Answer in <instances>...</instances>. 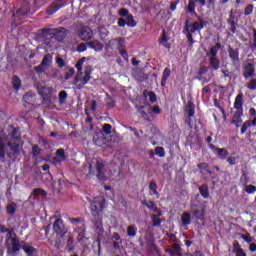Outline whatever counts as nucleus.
I'll return each mask as SVG.
<instances>
[{"label":"nucleus","instance_id":"obj_25","mask_svg":"<svg viewBox=\"0 0 256 256\" xmlns=\"http://www.w3.org/2000/svg\"><path fill=\"white\" fill-rule=\"evenodd\" d=\"M196 7L197 5L195 4V0H189L187 6V13L197 16V12L195 11Z\"/></svg>","mask_w":256,"mask_h":256},{"label":"nucleus","instance_id":"obj_49","mask_svg":"<svg viewBox=\"0 0 256 256\" xmlns=\"http://www.w3.org/2000/svg\"><path fill=\"white\" fill-rule=\"evenodd\" d=\"M111 129H113V126H111V124H104L102 128L103 132L106 135H111Z\"/></svg>","mask_w":256,"mask_h":256},{"label":"nucleus","instance_id":"obj_55","mask_svg":"<svg viewBox=\"0 0 256 256\" xmlns=\"http://www.w3.org/2000/svg\"><path fill=\"white\" fill-rule=\"evenodd\" d=\"M198 169H200L201 173H203V171H207V169H209V164L208 163H200V164H198Z\"/></svg>","mask_w":256,"mask_h":256},{"label":"nucleus","instance_id":"obj_37","mask_svg":"<svg viewBox=\"0 0 256 256\" xmlns=\"http://www.w3.org/2000/svg\"><path fill=\"white\" fill-rule=\"evenodd\" d=\"M143 95H144V97H149L150 103H155V101H157V95L155 94V92L144 91Z\"/></svg>","mask_w":256,"mask_h":256},{"label":"nucleus","instance_id":"obj_12","mask_svg":"<svg viewBox=\"0 0 256 256\" xmlns=\"http://www.w3.org/2000/svg\"><path fill=\"white\" fill-rule=\"evenodd\" d=\"M31 12V6L29 2L24 1L20 8L16 11V17H27L29 13Z\"/></svg>","mask_w":256,"mask_h":256},{"label":"nucleus","instance_id":"obj_46","mask_svg":"<svg viewBox=\"0 0 256 256\" xmlns=\"http://www.w3.org/2000/svg\"><path fill=\"white\" fill-rule=\"evenodd\" d=\"M228 25H237L235 22V15H233V10L230 11L229 18L227 19Z\"/></svg>","mask_w":256,"mask_h":256},{"label":"nucleus","instance_id":"obj_42","mask_svg":"<svg viewBox=\"0 0 256 256\" xmlns=\"http://www.w3.org/2000/svg\"><path fill=\"white\" fill-rule=\"evenodd\" d=\"M17 237H15V232L13 230H10L6 234V243H9L10 241H15Z\"/></svg>","mask_w":256,"mask_h":256},{"label":"nucleus","instance_id":"obj_6","mask_svg":"<svg viewBox=\"0 0 256 256\" xmlns=\"http://www.w3.org/2000/svg\"><path fill=\"white\" fill-rule=\"evenodd\" d=\"M190 211L197 221L205 220V207L197 199L191 200Z\"/></svg>","mask_w":256,"mask_h":256},{"label":"nucleus","instance_id":"obj_28","mask_svg":"<svg viewBox=\"0 0 256 256\" xmlns=\"http://www.w3.org/2000/svg\"><path fill=\"white\" fill-rule=\"evenodd\" d=\"M44 45L47 47V49H54L55 47V38H52L51 36L44 37Z\"/></svg>","mask_w":256,"mask_h":256},{"label":"nucleus","instance_id":"obj_59","mask_svg":"<svg viewBox=\"0 0 256 256\" xmlns=\"http://www.w3.org/2000/svg\"><path fill=\"white\" fill-rule=\"evenodd\" d=\"M88 177H95V170H93V164H89L88 166Z\"/></svg>","mask_w":256,"mask_h":256},{"label":"nucleus","instance_id":"obj_29","mask_svg":"<svg viewBox=\"0 0 256 256\" xmlns=\"http://www.w3.org/2000/svg\"><path fill=\"white\" fill-rule=\"evenodd\" d=\"M199 191L204 199H209V186H207V184L200 186Z\"/></svg>","mask_w":256,"mask_h":256},{"label":"nucleus","instance_id":"obj_21","mask_svg":"<svg viewBox=\"0 0 256 256\" xmlns=\"http://www.w3.org/2000/svg\"><path fill=\"white\" fill-rule=\"evenodd\" d=\"M234 109L237 111H243V93H239L234 101Z\"/></svg>","mask_w":256,"mask_h":256},{"label":"nucleus","instance_id":"obj_14","mask_svg":"<svg viewBox=\"0 0 256 256\" xmlns=\"http://www.w3.org/2000/svg\"><path fill=\"white\" fill-rule=\"evenodd\" d=\"M242 75L244 79H253L255 77V67L253 65H245Z\"/></svg>","mask_w":256,"mask_h":256},{"label":"nucleus","instance_id":"obj_2","mask_svg":"<svg viewBox=\"0 0 256 256\" xmlns=\"http://www.w3.org/2000/svg\"><path fill=\"white\" fill-rule=\"evenodd\" d=\"M7 146L10 148L11 152L7 153V156L12 161H15L17 157H19V154L21 153L22 144H21V138L19 137V134L16 130H13L11 133H9L6 137Z\"/></svg>","mask_w":256,"mask_h":256},{"label":"nucleus","instance_id":"obj_16","mask_svg":"<svg viewBox=\"0 0 256 256\" xmlns=\"http://www.w3.org/2000/svg\"><path fill=\"white\" fill-rule=\"evenodd\" d=\"M228 55L232 63H239V49L228 46Z\"/></svg>","mask_w":256,"mask_h":256},{"label":"nucleus","instance_id":"obj_19","mask_svg":"<svg viewBox=\"0 0 256 256\" xmlns=\"http://www.w3.org/2000/svg\"><path fill=\"white\" fill-rule=\"evenodd\" d=\"M87 45L90 49H93L94 51H103V43H101L99 40H92L87 42Z\"/></svg>","mask_w":256,"mask_h":256},{"label":"nucleus","instance_id":"obj_24","mask_svg":"<svg viewBox=\"0 0 256 256\" xmlns=\"http://www.w3.org/2000/svg\"><path fill=\"white\" fill-rule=\"evenodd\" d=\"M73 75H75V68H73L71 66H67L64 69V79H65V81H69V79H71L73 77Z\"/></svg>","mask_w":256,"mask_h":256},{"label":"nucleus","instance_id":"obj_64","mask_svg":"<svg viewBox=\"0 0 256 256\" xmlns=\"http://www.w3.org/2000/svg\"><path fill=\"white\" fill-rule=\"evenodd\" d=\"M125 25H127L126 19L119 18L118 19V27H125Z\"/></svg>","mask_w":256,"mask_h":256},{"label":"nucleus","instance_id":"obj_13","mask_svg":"<svg viewBox=\"0 0 256 256\" xmlns=\"http://www.w3.org/2000/svg\"><path fill=\"white\" fill-rule=\"evenodd\" d=\"M80 39H82V41H89V39H93V30L87 26H83L80 31Z\"/></svg>","mask_w":256,"mask_h":256},{"label":"nucleus","instance_id":"obj_9","mask_svg":"<svg viewBox=\"0 0 256 256\" xmlns=\"http://www.w3.org/2000/svg\"><path fill=\"white\" fill-rule=\"evenodd\" d=\"M53 231L56 235L59 237H65L67 235V227H65V223L63 222V219L57 218L53 223Z\"/></svg>","mask_w":256,"mask_h":256},{"label":"nucleus","instance_id":"obj_52","mask_svg":"<svg viewBox=\"0 0 256 256\" xmlns=\"http://www.w3.org/2000/svg\"><path fill=\"white\" fill-rule=\"evenodd\" d=\"M120 17H128L131 14H129V10L127 8H122L119 10Z\"/></svg>","mask_w":256,"mask_h":256},{"label":"nucleus","instance_id":"obj_60","mask_svg":"<svg viewBox=\"0 0 256 256\" xmlns=\"http://www.w3.org/2000/svg\"><path fill=\"white\" fill-rule=\"evenodd\" d=\"M56 155L61 157V159H65V149L61 148L56 151Z\"/></svg>","mask_w":256,"mask_h":256},{"label":"nucleus","instance_id":"obj_61","mask_svg":"<svg viewBox=\"0 0 256 256\" xmlns=\"http://www.w3.org/2000/svg\"><path fill=\"white\" fill-rule=\"evenodd\" d=\"M227 163H229V165H237V158L230 156L227 158Z\"/></svg>","mask_w":256,"mask_h":256},{"label":"nucleus","instance_id":"obj_4","mask_svg":"<svg viewBox=\"0 0 256 256\" xmlns=\"http://www.w3.org/2000/svg\"><path fill=\"white\" fill-rule=\"evenodd\" d=\"M40 33L42 37H51L54 41L63 43V41H65V37L69 35V30L65 27L51 28L50 25L49 27L40 29Z\"/></svg>","mask_w":256,"mask_h":256},{"label":"nucleus","instance_id":"obj_62","mask_svg":"<svg viewBox=\"0 0 256 256\" xmlns=\"http://www.w3.org/2000/svg\"><path fill=\"white\" fill-rule=\"evenodd\" d=\"M70 223H72V225H77L78 223H81L83 221L82 218H69Z\"/></svg>","mask_w":256,"mask_h":256},{"label":"nucleus","instance_id":"obj_53","mask_svg":"<svg viewBox=\"0 0 256 256\" xmlns=\"http://www.w3.org/2000/svg\"><path fill=\"white\" fill-rule=\"evenodd\" d=\"M47 3V0H34V5L39 9V7H43Z\"/></svg>","mask_w":256,"mask_h":256},{"label":"nucleus","instance_id":"obj_58","mask_svg":"<svg viewBox=\"0 0 256 256\" xmlns=\"http://www.w3.org/2000/svg\"><path fill=\"white\" fill-rule=\"evenodd\" d=\"M210 59V65H219V60L217 56H208Z\"/></svg>","mask_w":256,"mask_h":256},{"label":"nucleus","instance_id":"obj_47","mask_svg":"<svg viewBox=\"0 0 256 256\" xmlns=\"http://www.w3.org/2000/svg\"><path fill=\"white\" fill-rule=\"evenodd\" d=\"M149 188H150V191L153 192V195L159 196V192L157 191V183H155V182H150Z\"/></svg>","mask_w":256,"mask_h":256},{"label":"nucleus","instance_id":"obj_50","mask_svg":"<svg viewBox=\"0 0 256 256\" xmlns=\"http://www.w3.org/2000/svg\"><path fill=\"white\" fill-rule=\"evenodd\" d=\"M87 47L88 45L85 43H80L77 47V51L78 53H85V51H87Z\"/></svg>","mask_w":256,"mask_h":256},{"label":"nucleus","instance_id":"obj_11","mask_svg":"<svg viewBox=\"0 0 256 256\" xmlns=\"http://www.w3.org/2000/svg\"><path fill=\"white\" fill-rule=\"evenodd\" d=\"M38 95H41L43 103L51 102L52 89L47 86H37Z\"/></svg>","mask_w":256,"mask_h":256},{"label":"nucleus","instance_id":"obj_8","mask_svg":"<svg viewBox=\"0 0 256 256\" xmlns=\"http://www.w3.org/2000/svg\"><path fill=\"white\" fill-rule=\"evenodd\" d=\"M69 5V0H54L47 8V15H55L57 11L63 9V7H67Z\"/></svg>","mask_w":256,"mask_h":256},{"label":"nucleus","instance_id":"obj_44","mask_svg":"<svg viewBox=\"0 0 256 256\" xmlns=\"http://www.w3.org/2000/svg\"><path fill=\"white\" fill-rule=\"evenodd\" d=\"M152 223L154 227H159V225H161V219L159 216L153 214L152 215Z\"/></svg>","mask_w":256,"mask_h":256},{"label":"nucleus","instance_id":"obj_7","mask_svg":"<svg viewBox=\"0 0 256 256\" xmlns=\"http://www.w3.org/2000/svg\"><path fill=\"white\" fill-rule=\"evenodd\" d=\"M107 167V162L101 158H96V177L99 181H107V175H105V168Z\"/></svg>","mask_w":256,"mask_h":256},{"label":"nucleus","instance_id":"obj_17","mask_svg":"<svg viewBox=\"0 0 256 256\" xmlns=\"http://www.w3.org/2000/svg\"><path fill=\"white\" fill-rule=\"evenodd\" d=\"M210 148L216 151L219 159H227V156L229 155V151H227V149L215 147L213 144H210Z\"/></svg>","mask_w":256,"mask_h":256},{"label":"nucleus","instance_id":"obj_39","mask_svg":"<svg viewBox=\"0 0 256 256\" xmlns=\"http://www.w3.org/2000/svg\"><path fill=\"white\" fill-rule=\"evenodd\" d=\"M6 211L8 215H15V211H17V204L15 203L8 204L6 207Z\"/></svg>","mask_w":256,"mask_h":256},{"label":"nucleus","instance_id":"obj_41","mask_svg":"<svg viewBox=\"0 0 256 256\" xmlns=\"http://www.w3.org/2000/svg\"><path fill=\"white\" fill-rule=\"evenodd\" d=\"M32 195H40L41 197H47V192L41 188H35L32 192Z\"/></svg>","mask_w":256,"mask_h":256},{"label":"nucleus","instance_id":"obj_32","mask_svg":"<svg viewBox=\"0 0 256 256\" xmlns=\"http://www.w3.org/2000/svg\"><path fill=\"white\" fill-rule=\"evenodd\" d=\"M23 101H25V103H27L28 105H31V103H35V94L26 93L23 96Z\"/></svg>","mask_w":256,"mask_h":256},{"label":"nucleus","instance_id":"obj_22","mask_svg":"<svg viewBox=\"0 0 256 256\" xmlns=\"http://www.w3.org/2000/svg\"><path fill=\"white\" fill-rule=\"evenodd\" d=\"M142 205H145V207L150 209V211H154L155 213H158V216H161V212H159V209L157 208V204H155V202L144 200L142 202Z\"/></svg>","mask_w":256,"mask_h":256},{"label":"nucleus","instance_id":"obj_27","mask_svg":"<svg viewBox=\"0 0 256 256\" xmlns=\"http://www.w3.org/2000/svg\"><path fill=\"white\" fill-rule=\"evenodd\" d=\"M181 222L184 226L191 225V214L189 212H184L181 215Z\"/></svg>","mask_w":256,"mask_h":256},{"label":"nucleus","instance_id":"obj_26","mask_svg":"<svg viewBox=\"0 0 256 256\" xmlns=\"http://www.w3.org/2000/svg\"><path fill=\"white\" fill-rule=\"evenodd\" d=\"M219 49H221V43H216L215 46H212L210 48V51L207 53V56H213V57H217V53H219Z\"/></svg>","mask_w":256,"mask_h":256},{"label":"nucleus","instance_id":"obj_1","mask_svg":"<svg viewBox=\"0 0 256 256\" xmlns=\"http://www.w3.org/2000/svg\"><path fill=\"white\" fill-rule=\"evenodd\" d=\"M90 213L92 215L91 221L97 230L103 227V211L105 209V198L97 196L90 201Z\"/></svg>","mask_w":256,"mask_h":256},{"label":"nucleus","instance_id":"obj_51","mask_svg":"<svg viewBox=\"0 0 256 256\" xmlns=\"http://www.w3.org/2000/svg\"><path fill=\"white\" fill-rule=\"evenodd\" d=\"M39 153H41V149L39 148V145H34L32 147V155L34 157H37L39 155Z\"/></svg>","mask_w":256,"mask_h":256},{"label":"nucleus","instance_id":"obj_18","mask_svg":"<svg viewBox=\"0 0 256 256\" xmlns=\"http://www.w3.org/2000/svg\"><path fill=\"white\" fill-rule=\"evenodd\" d=\"M22 249L24 251V253L27 254V256L29 255H37V249L35 247H33V245L25 242L23 245H22Z\"/></svg>","mask_w":256,"mask_h":256},{"label":"nucleus","instance_id":"obj_43","mask_svg":"<svg viewBox=\"0 0 256 256\" xmlns=\"http://www.w3.org/2000/svg\"><path fill=\"white\" fill-rule=\"evenodd\" d=\"M253 9H255V6L253 4H248L246 7H245V10H244V15L246 16H249L253 13Z\"/></svg>","mask_w":256,"mask_h":256},{"label":"nucleus","instance_id":"obj_31","mask_svg":"<svg viewBox=\"0 0 256 256\" xmlns=\"http://www.w3.org/2000/svg\"><path fill=\"white\" fill-rule=\"evenodd\" d=\"M186 113L189 119H191V117H195V107L193 106V103H188L186 106Z\"/></svg>","mask_w":256,"mask_h":256},{"label":"nucleus","instance_id":"obj_33","mask_svg":"<svg viewBox=\"0 0 256 256\" xmlns=\"http://www.w3.org/2000/svg\"><path fill=\"white\" fill-rule=\"evenodd\" d=\"M126 25L127 27H137V22L135 21L133 14L126 16Z\"/></svg>","mask_w":256,"mask_h":256},{"label":"nucleus","instance_id":"obj_5","mask_svg":"<svg viewBox=\"0 0 256 256\" xmlns=\"http://www.w3.org/2000/svg\"><path fill=\"white\" fill-rule=\"evenodd\" d=\"M77 73L74 77V81L72 85L76 86V89H83L89 81H91V67H86L84 74H83V66L76 65Z\"/></svg>","mask_w":256,"mask_h":256},{"label":"nucleus","instance_id":"obj_15","mask_svg":"<svg viewBox=\"0 0 256 256\" xmlns=\"http://www.w3.org/2000/svg\"><path fill=\"white\" fill-rule=\"evenodd\" d=\"M231 123L236 127H240L241 123H243V110H237L234 113Z\"/></svg>","mask_w":256,"mask_h":256},{"label":"nucleus","instance_id":"obj_57","mask_svg":"<svg viewBox=\"0 0 256 256\" xmlns=\"http://www.w3.org/2000/svg\"><path fill=\"white\" fill-rule=\"evenodd\" d=\"M241 251V244H239V241H234L233 243V253Z\"/></svg>","mask_w":256,"mask_h":256},{"label":"nucleus","instance_id":"obj_45","mask_svg":"<svg viewBox=\"0 0 256 256\" xmlns=\"http://www.w3.org/2000/svg\"><path fill=\"white\" fill-rule=\"evenodd\" d=\"M246 87L248 89H250V91H255V89H256V79H252L248 83H246Z\"/></svg>","mask_w":256,"mask_h":256},{"label":"nucleus","instance_id":"obj_48","mask_svg":"<svg viewBox=\"0 0 256 256\" xmlns=\"http://www.w3.org/2000/svg\"><path fill=\"white\" fill-rule=\"evenodd\" d=\"M155 153L158 155V157H165V148L163 147H156Z\"/></svg>","mask_w":256,"mask_h":256},{"label":"nucleus","instance_id":"obj_63","mask_svg":"<svg viewBox=\"0 0 256 256\" xmlns=\"http://www.w3.org/2000/svg\"><path fill=\"white\" fill-rule=\"evenodd\" d=\"M177 5H179V0H175V1L171 2L170 3L171 11H175V9H177Z\"/></svg>","mask_w":256,"mask_h":256},{"label":"nucleus","instance_id":"obj_40","mask_svg":"<svg viewBox=\"0 0 256 256\" xmlns=\"http://www.w3.org/2000/svg\"><path fill=\"white\" fill-rule=\"evenodd\" d=\"M67 97H68L67 91L62 90L59 92L58 99H59V102L61 105H63V103H65V101H67Z\"/></svg>","mask_w":256,"mask_h":256},{"label":"nucleus","instance_id":"obj_20","mask_svg":"<svg viewBox=\"0 0 256 256\" xmlns=\"http://www.w3.org/2000/svg\"><path fill=\"white\" fill-rule=\"evenodd\" d=\"M169 38L167 37V32L165 30L162 31V35L158 40L159 45H163L166 49L171 48V44L168 43Z\"/></svg>","mask_w":256,"mask_h":256},{"label":"nucleus","instance_id":"obj_35","mask_svg":"<svg viewBox=\"0 0 256 256\" xmlns=\"http://www.w3.org/2000/svg\"><path fill=\"white\" fill-rule=\"evenodd\" d=\"M12 85H13V88L16 89V91H19V89H21V79L17 76H13Z\"/></svg>","mask_w":256,"mask_h":256},{"label":"nucleus","instance_id":"obj_38","mask_svg":"<svg viewBox=\"0 0 256 256\" xmlns=\"http://www.w3.org/2000/svg\"><path fill=\"white\" fill-rule=\"evenodd\" d=\"M127 235L130 238H133L137 235V227L130 225L127 227Z\"/></svg>","mask_w":256,"mask_h":256},{"label":"nucleus","instance_id":"obj_3","mask_svg":"<svg viewBox=\"0 0 256 256\" xmlns=\"http://www.w3.org/2000/svg\"><path fill=\"white\" fill-rule=\"evenodd\" d=\"M202 29H205V22L201 20V18H199V22H189V20L185 21L182 33L186 36L189 45H193L195 43V40L193 39V33H201Z\"/></svg>","mask_w":256,"mask_h":256},{"label":"nucleus","instance_id":"obj_10","mask_svg":"<svg viewBox=\"0 0 256 256\" xmlns=\"http://www.w3.org/2000/svg\"><path fill=\"white\" fill-rule=\"evenodd\" d=\"M6 249L8 255H15V253H19V251H21V242H19V238L6 242Z\"/></svg>","mask_w":256,"mask_h":256},{"label":"nucleus","instance_id":"obj_56","mask_svg":"<svg viewBox=\"0 0 256 256\" xmlns=\"http://www.w3.org/2000/svg\"><path fill=\"white\" fill-rule=\"evenodd\" d=\"M246 193H255L256 186L255 185H247L245 188Z\"/></svg>","mask_w":256,"mask_h":256},{"label":"nucleus","instance_id":"obj_34","mask_svg":"<svg viewBox=\"0 0 256 256\" xmlns=\"http://www.w3.org/2000/svg\"><path fill=\"white\" fill-rule=\"evenodd\" d=\"M0 159H2V163H5V143L3 142V137H0Z\"/></svg>","mask_w":256,"mask_h":256},{"label":"nucleus","instance_id":"obj_23","mask_svg":"<svg viewBox=\"0 0 256 256\" xmlns=\"http://www.w3.org/2000/svg\"><path fill=\"white\" fill-rule=\"evenodd\" d=\"M146 251L149 253V255H157L159 253V249H157V246L153 241L147 242Z\"/></svg>","mask_w":256,"mask_h":256},{"label":"nucleus","instance_id":"obj_30","mask_svg":"<svg viewBox=\"0 0 256 256\" xmlns=\"http://www.w3.org/2000/svg\"><path fill=\"white\" fill-rule=\"evenodd\" d=\"M74 243H75V238H73V235L69 234L68 240H67V245H66L67 251L71 252V251H73V249H75Z\"/></svg>","mask_w":256,"mask_h":256},{"label":"nucleus","instance_id":"obj_54","mask_svg":"<svg viewBox=\"0 0 256 256\" xmlns=\"http://www.w3.org/2000/svg\"><path fill=\"white\" fill-rule=\"evenodd\" d=\"M170 76H171V70L169 68H165L162 78H164V81H167Z\"/></svg>","mask_w":256,"mask_h":256},{"label":"nucleus","instance_id":"obj_36","mask_svg":"<svg viewBox=\"0 0 256 256\" xmlns=\"http://www.w3.org/2000/svg\"><path fill=\"white\" fill-rule=\"evenodd\" d=\"M51 63H53V55L52 54H46L43 57V60L40 63V65H51Z\"/></svg>","mask_w":256,"mask_h":256}]
</instances>
